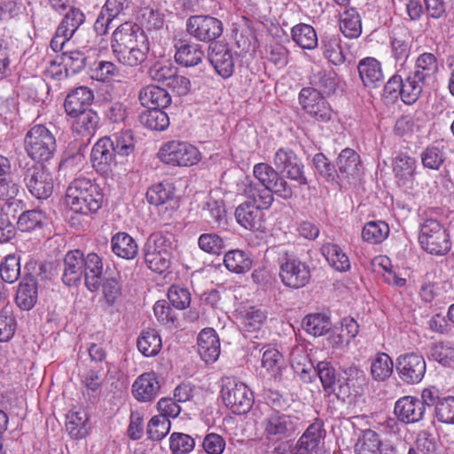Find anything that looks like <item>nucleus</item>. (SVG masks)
<instances>
[{"mask_svg": "<svg viewBox=\"0 0 454 454\" xmlns=\"http://www.w3.org/2000/svg\"><path fill=\"white\" fill-rule=\"evenodd\" d=\"M302 327L312 336H322L330 330V317L323 313L309 314L303 318Z\"/></svg>", "mask_w": 454, "mask_h": 454, "instance_id": "nucleus-49", "label": "nucleus"}, {"mask_svg": "<svg viewBox=\"0 0 454 454\" xmlns=\"http://www.w3.org/2000/svg\"><path fill=\"white\" fill-rule=\"evenodd\" d=\"M11 171V162L8 158L0 155V198L11 200L15 198L20 191V186L8 178Z\"/></svg>", "mask_w": 454, "mask_h": 454, "instance_id": "nucleus-41", "label": "nucleus"}, {"mask_svg": "<svg viewBox=\"0 0 454 454\" xmlns=\"http://www.w3.org/2000/svg\"><path fill=\"white\" fill-rule=\"evenodd\" d=\"M389 234L388 225L382 221H372L363 228L362 237L366 242L378 244L387 239Z\"/></svg>", "mask_w": 454, "mask_h": 454, "instance_id": "nucleus-51", "label": "nucleus"}, {"mask_svg": "<svg viewBox=\"0 0 454 454\" xmlns=\"http://www.w3.org/2000/svg\"><path fill=\"white\" fill-rule=\"evenodd\" d=\"M199 247L210 254H220L225 247L224 240L215 233H203L198 239Z\"/></svg>", "mask_w": 454, "mask_h": 454, "instance_id": "nucleus-62", "label": "nucleus"}, {"mask_svg": "<svg viewBox=\"0 0 454 454\" xmlns=\"http://www.w3.org/2000/svg\"><path fill=\"white\" fill-rule=\"evenodd\" d=\"M126 0H106L100 15L95 22L98 33H106L111 21L123 10Z\"/></svg>", "mask_w": 454, "mask_h": 454, "instance_id": "nucleus-40", "label": "nucleus"}, {"mask_svg": "<svg viewBox=\"0 0 454 454\" xmlns=\"http://www.w3.org/2000/svg\"><path fill=\"white\" fill-rule=\"evenodd\" d=\"M66 202L72 211L88 215L101 207L103 194L98 184L88 178L78 177L67 187Z\"/></svg>", "mask_w": 454, "mask_h": 454, "instance_id": "nucleus-2", "label": "nucleus"}, {"mask_svg": "<svg viewBox=\"0 0 454 454\" xmlns=\"http://www.w3.org/2000/svg\"><path fill=\"white\" fill-rule=\"evenodd\" d=\"M269 207H261L259 202L248 200L239 204L235 210L237 223L247 230L257 231L262 227V209Z\"/></svg>", "mask_w": 454, "mask_h": 454, "instance_id": "nucleus-16", "label": "nucleus"}, {"mask_svg": "<svg viewBox=\"0 0 454 454\" xmlns=\"http://www.w3.org/2000/svg\"><path fill=\"white\" fill-rule=\"evenodd\" d=\"M24 182L29 192L38 200L49 198L53 192L51 172L43 165L33 164L24 172Z\"/></svg>", "mask_w": 454, "mask_h": 454, "instance_id": "nucleus-9", "label": "nucleus"}, {"mask_svg": "<svg viewBox=\"0 0 454 454\" xmlns=\"http://www.w3.org/2000/svg\"><path fill=\"white\" fill-rule=\"evenodd\" d=\"M419 241L421 247L431 254L442 255L450 248L446 231L438 221L431 218L421 224Z\"/></svg>", "mask_w": 454, "mask_h": 454, "instance_id": "nucleus-8", "label": "nucleus"}, {"mask_svg": "<svg viewBox=\"0 0 454 454\" xmlns=\"http://www.w3.org/2000/svg\"><path fill=\"white\" fill-rule=\"evenodd\" d=\"M380 440L377 433L365 430L355 445L356 454H380Z\"/></svg>", "mask_w": 454, "mask_h": 454, "instance_id": "nucleus-54", "label": "nucleus"}, {"mask_svg": "<svg viewBox=\"0 0 454 454\" xmlns=\"http://www.w3.org/2000/svg\"><path fill=\"white\" fill-rule=\"evenodd\" d=\"M312 82L321 94L329 96L335 91L339 78L333 70H323L314 74Z\"/></svg>", "mask_w": 454, "mask_h": 454, "instance_id": "nucleus-53", "label": "nucleus"}, {"mask_svg": "<svg viewBox=\"0 0 454 454\" xmlns=\"http://www.w3.org/2000/svg\"><path fill=\"white\" fill-rule=\"evenodd\" d=\"M186 30L199 41L210 42L222 35L223 24L218 19L211 16L195 15L187 20Z\"/></svg>", "mask_w": 454, "mask_h": 454, "instance_id": "nucleus-11", "label": "nucleus"}, {"mask_svg": "<svg viewBox=\"0 0 454 454\" xmlns=\"http://www.w3.org/2000/svg\"><path fill=\"white\" fill-rule=\"evenodd\" d=\"M313 167L317 175L327 182H334L338 174L334 166L322 153H317L312 159Z\"/></svg>", "mask_w": 454, "mask_h": 454, "instance_id": "nucleus-56", "label": "nucleus"}, {"mask_svg": "<svg viewBox=\"0 0 454 454\" xmlns=\"http://www.w3.org/2000/svg\"><path fill=\"white\" fill-rule=\"evenodd\" d=\"M391 58L395 61L397 73H405L407 60L411 55L412 37L404 27H396L389 38Z\"/></svg>", "mask_w": 454, "mask_h": 454, "instance_id": "nucleus-13", "label": "nucleus"}, {"mask_svg": "<svg viewBox=\"0 0 454 454\" xmlns=\"http://www.w3.org/2000/svg\"><path fill=\"white\" fill-rule=\"evenodd\" d=\"M138 98L141 105L149 109L165 108L171 103V97L168 92L156 85H148L142 88Z\"/></svg>", "mask_w": 454, "mask_h": 454, "instance_id": "nucleus-31", "label": "nucleus"}, {"mask_svg": "<svg viewBox=\"0 0 454 454\" xmlns=\"http://www.w3.org/2000/svg\"><path fill=\"white\" fill-rule=\"evenodd\" d=\"M254 176L260 184L254 183L250 177L246 176L237 184V191L247 200L259 202L261 207H270L274 197L269 190V186L278 172L270 165L264 162L257 163L253 168Z\"/></svg>", "mask_w": 454, "mask_h": 454, "instance_id": "nucleus-1", "label": "nucleus"}, {"mask_svg": "<svg viewBox=\"0 0 454 454\" xmlns=\"http://www.w3.org/2000/svg\"><path fill=\"white\" fill-rule=\"evenodd\" d=\"M325 436V432L320 421L309 425L296 442L297 454L324 449Z\"/></svg>", "mask_w": 454, "mask_h": 454, "instance_id": "nucleus-23", "label": "nucleus"}, {"mask_svg": "<svg viewBox=\"0 0 454 454\" xmlns=\"http://www.w3.org/2000/svg\"><path fill=\"white\" fill-rule=\"evenodd\" d=\"M321 254L336 271L346 272L350 269V261L343 249L335 243L327 242L321 247Z\"/></svg>", "mask_w": 454, "mask_h": 454, "instance_id": "nucleus-34", "label": "nucleus"}, {"mask_svg": "<svg viewBox=\"0 0 454 454\" xmlns=\"http://www.w3.org/2000/svg\"><path fill=\"white\" fill-rule=\"evenodd\" d=\"M279 278L282 283L290 288L299 289L309 284L310 268L294 254L284 252L279 258Z\"/></svg>", "mask_w": 454, "mask_h": 454, "instance_id": "nucleus-7", "label": "nucleus"}, {"mask_svg": "<svg viewBox=\"0 0 454 454\" xmlns=\"http://www.w3.org/2000/svg\"><path fill=\"white\" fill-rule=\"evenodd\" d=\"M426 368L425 358L417 353H404L396 359L399 378L407 384L420 382L426 373Z\"/></svg>", "mask_w": 454, "mask_h": 454, "instance_id": "nucleus-14", "label": "nucleus"}, {"mask_svg": "<svg viewBox=\"0 0 454 454\" xmlns=\"http://www.w3.org/2000/svg\"><path fill=\"white\" fill-rule=\"evenodd\" d=\"M273 163L277 168L290 180L297 182L300 185L308 184L304 175V165L292 150L278 149L273 156Z\"/></svg>", "mask_w": 454, "mask_h": 454, "instance_id": "nucleus-12", "label": "nucleus"}, {"mask_svg": "<svg viewBox=\"0 0 454 454\" xmlns=\"http://www.w3.org/2000/svg\"><path fill=\"white\" fill-rule=\"evenodd\" d=\"M103 274L102 259L95 253H90L84 257L83 277L85 285L90 292L98 289Z\"/></svg>", "mask_w": 454, "mask_h": 454, "instance_id": "nucleus-30", "label": "nucleus"}, {"mask_svg": "<svg viewBox=\"0 0 454 454\" xmlns=\"http://www.w3.org/2000/svg\"><path fill=\"white\" fill-rule=\"evenodd\" d=\"M437 71L436 57L433 53L424 52L418 56L415 62V70L411 73L427 83L434 79Z\"/></svg>", "mask_w": 454, "mask_h": 454, "instance_id": "nucleus-38", "label": "nucleus"}, {"mask_svg": "<svg viewBox=\"0 0 454 454\" xmlns=\"http://www.w3.org/2000/svg\"><path fill=\"white\" fill-rule=\"evenodd\" d=\"M67 430L71 437L82 439L89 433V418L83 411H71L67 415Z\"/></svg>", "mask_w": 454, "mask_h": 454, "instance_id": "nucleus-39", "label": "nucleus"}, {"mask_svg": "<svg viewBox=\"0 0 454 454\" xmlns=\"http://www.w3.org/2000/svg\"><path fill=\"white\" fill-rule=\"evenodd\" d=\"M393 172L398 185L405 186L411 184L417 169L415 158L406 153H399L393 160Z\"/></svg>", "mask_w": 454, "mask_h": 454, "instance_id": "nucleus-26", "label": "nucleus"}, {"mask_svg": "<svg viewBox=\"0 0 454 454\" xmlns=\"http://www.w3.org/2000/svg\"><path fill=\"white\" fill-rule=\"evenodd\" d=\"M434 412L440 422L454 424V396L444 397L438 401Z\"/></svg>", "mask_w": 454, "mask_h": 454, "instance_id": "nucleus-64", "label": "nucleus"}, {"mask_svg": "<svg viewBox=\"0 0 454 454\" xmlns=\"http://www.w3.org/2000/svg\"><path fill=\"white\" fill-rule=\"evenodd\" d=\"M321 49L323 55L334 66L344 63L345 56L340 44V38L338 35L325 34L321 38Z\"/></svg>", "mask_w": 454, "mask_h": 454, "instance_id": "nucleus-37", "label": "nucleus"}, {"mask_svg": "<svg viewBox=\"0 0 454 454\" xmlns=\"http://www.w3.org/2000/svg\"><path fill=\"white\" fill-rule=\"evenodd\" d=\"M169 448L173 454H188L195 448V440L184 433H173L169 437Z\"/></svg>", "mask_w": 454, "mask_h": 454, "instance_id": "nucleus-59", "label": "nucleus"}, {"mask_svg": "<svg viewBox=\"0 0 454 454\" xmlns=\"http://www.w3.org/2000/svg\"><path fill=\"white\" fill-rule=\"evenodd\" d=\"M262 350V368L276 380L279 379L285 368V359L282 354L276 348L271 346H264L261 351Z\"/></svg>", "mask_w": 454, "mask_h": 454, "instance_id": "nucleus-36", "label": "nucleus"}, {"mask_svg": "<svg viewBox=\"0 0 454 454\" xmlns=\"http://www.w3.org/2000/svg\"><path fill=\"white\" fill-rule=\"evenodd\" d=\"M252 262L250 256L240 249L227 252L223 258L227 270L237 274L247 272L252 267Z\"/></svg>", "mask_w": 454, "mask_h": 454, "instance_id": "nucleus-43", "label": "nucleus"}, {"mask_svg": "<svg viewBox=\"0 0 454 454\" xmlns=\"http://www.w3.org/2000/svg\"><path fill=\"white\" fill-rule=\"evenodd\" d=\"M45 220L46 218L41 211L28 210L19 216L17 225L21 231H32L43 227Z\"/></svg>", "mask_w": 454, "mask_h": 454, "instance_id": "nucleus-57", "label": "nucleus"}, {"mask_svg": "<svg viewBox=\"0 0 454 454\" xmlns=\"http://www.w3.org/2000/svg\"><path fill=\"white\" fill-rule=\"evenodd\" d=\"M116 155L129 156L135 150V139L130 130L121 131L113 136Z\"/></svg>", "mask_w": 454, "mask_h": 454, "instance_id": "nucleus-60", "label": "nucleus"}, {"mask_svg": "<svg viewBox=\"0 0 454 454\" xmlns=\"http://www.w3.org/2000/svg\"><path fill=\"white\" fill-rule=\"evenodd\" d=\"M84 255L80 250L69 251L64 258L62 280L67 286H74L83 277Z\"/></svg>", "mask_w": 454, "mask_h": 454, "instance_id": "nucleus-25", "label": "nucleus"}, {"mask_svg": "<svg viewBox=\"0 0 454 454\" xmlns=\"http://www.w3.org/2000/svg\"><path fill=\"white\" fill-rule=\"evenodd\" d=\"M358 333V324L353 318H344L341 321L340 333L332 336V343L336 348L349 344Z\"/></svg>", "mask_w": 454, "mask_h": 454, "instance_id": "nucleus-55", "label": "nucleus"}, {"mask_svg": "<svg viewBox=\"0 0 454 454\" xmlns=\"http://www.w3.org/2000/svg\"><path fill=\"white\" fill-rule=\"evenodd\" d=\"M198 352L207 364L215 363L220 355V340L213 328L203 329L197 340Z\"/></svg>", "mask_w": 454, "mask_h": 454, "instance_id": "nucleus-22", "label": "nucleus"}, {"mask_svg": "<svg viewBox=\"0 0 454 454\" xmlns=\"http://www.w3.org/2000/svg\"><path fill=\"white\" fill-rule=\"evenodd\" d=\"M94 100L93 91L85 86H80L71 90L66 97L64 108L67 115L71 118L90 110Z\"/></svg>", "mask_w": 454, "mask_h": 454, "instance_id": "nucleus-18", "label": "nucleus"}, {"mask_svg": "<svg viewBox=\"0 0 454 454\" xmlns=\"http://www.w3.org/2000/svg\"><path fill=\"white\" fill-rule=\"evenodd\" d=\"M426 409L420 399L406 395L399 398L395 404V414L403 423L411 424L420 421Z\"/></svg>", "mask_w": 454, "mask_h": 454, "instance_id": "nucleus-19", "label": "nucleus"}, {"mask_svg": "<svg viewBox=\"0 0 454 454\" xmlns=\"http://www.w3.org/2000/svg\"><path fill=\"white\" fill-rule=\"evenodd\" d=\"M70 119H72L71 129L73 132L81 137H89V139L95 135L99 128L100 118L93 109L87 110Z\"/></svg>", "mask_w": 454, "mask_h": 454, "instance_id": "nucleus-27", "label": "nucleus"}, {"mask_svg": "<svg viewBox=\"0 0 454 454\" xmlns=\"http://www.w3.org/2000/svg\"><path fill=\"white\" fill-rule=\"evenodd\" d=\"M359 77L363 84L371 89L381 86L384 74L381 64L375 58L367 57L361 59L357 65Z\"/></svg>", "mask_w": 454, "mask_h": 454, "instance_id": "nucleus-24", "label": "nucleus"}, {"mask_svg": "<svg viewBox=\"0 0 454 454\" xmlns=\"http://www.w3.org/2000/svg\"><path fill=\"white\" fill-rule=\"evenodd\" d=\"M112 251L120 258L131 260L138 253V247L135 239L126 232H118L111 239Z\"/></svg>", "mask_w": 454, "mask_h": 454, "instance_id": "nucleus-35", "label": "nucleus"}, {"mask_svg": "<svg viewBox=\"0 0 454 454\" xmlns=\"http://www.w3.org/2000/svg\"><path fill=\"white\" fill-rule=\"evenodd\" d=\"M139 120L142 125L152 130L162 131L169 126V118L161 108L144 111Z\"/></svg>", "mask_w": 454, "mask_h": 454, "instance_id": "nucleus-48", "label": "nucleus"}, {"mask_svg": "<svg viewBox=\"0 0 454 454\" xmlns=\"http://www.w3.org/2000/svg\"><path fill=\"white\" fill-rule=\"evenodd\" d=\"M426 84V82L415 76L412 73H410L405 79H403V86L400 91L402 101L406 105L415 103L419 99Z\"/></svg>", "mask_w": 454, "mask_h": 454, "instance_id": "nucleus-42", "label": "nucleus"}, {"mask_svg": "<svg viewBox=\"0 0 454 454\" xmlns=\"http://www.w3.org/2000/svg\"><path fill=\"white\" fill-rule=\"evenodd\" d=\"M421 162L424 168L438 170L445 160L442 149L431 145L421 153Z\"/></svg>", "mask_w": 454, "mask_h": 454, "instance_id": "nucleus-63", "label": "nucleus"}, {"mask_svg": "<svg viewBox=\"0 0 454 454\" xmlns=\"http://www.w3.org/2000/svg\"><path fill=\"white\" fill-rule=\"evenodd\" d=\"M158 156L162 162L177 167H191L201 160V154L196 146L181 140L164 143Z\"/></svg>", "mask_w": 454, "mask_h": 454, "instance_id": "nucleus-6", "label": "nucleus"}, {"mask_svg": "<svg viewBox=\"0 0 454 454\" xmlns=\"http://www.w3.org/2000/svg\"><path fill=\"white\" fill-rule=\"evenodd\" d=\"M160 385L158 377L153 372L139 375L132 384L131 392L136 400L151 403L159 395Z\"/></svg>", "mask_w": 454, "mask_h": 454, "instance_id": "nucleus-17", "label": "nucleus"}, {"mask_svg": "<svg viewBox=\"0 0 454 454\" xmlns=\"http://www.w3.org/2000/svg\"><path fill=\"white\" fill-rule=\"evenodd\" d=\"M299 103L304 112L316 121L327 122L333 117V113L329 103L314 88L301 89L299 93Z\"/></svg>", "mask_w": 454, "mask_h": 454, "instance_id": "nucleus-10", "label": "nucleus"}, {"mask_svg": "<svg viewBox=\"0 0 454 454\" xmlns=\"http://www.w3.org/2000/svg\"><path fill=\"white\" fill-rule=\"evenodd\" d=\"M116 153L114 151L113 139L104 137L98 139L93 145L90 160L93 167L99 171H107L110 166L114 163Z\"/></svg>", "mask_w": 454, "mask_h": 454, "instance_id": "nucleus-21", "label": "nucleus"}, {"mask_svg": "<svg viewBox=\"0 0 454 454\" xmlns=\"http://www.w3.org/2000/svg\"><path fill=\"white\" fill-rule=\"evenodd\" d=\"M37 301V286L34 279H29L20 283L16 294L17 305L24 309H32Z\"/></svg>", "mask_w": 454, "mask_h": 454, "instance_id": "nucleus-47", "label": "nucleus"}, {"mask_svg": "<svg viewBox=\"0 0 454 454\" xmlns=\"http://www.w3.org/2000/svg\"><path fill=\"white\" fill-rule=\"evenodd\" d=\"M221 396L225 405L236 414L248 412L254 400L250 388L233 377L222 378Z\"/></svg>", "mask_w": 454, "mask_h": 454, "instance_id": "nucleus-3", "label": "nucleus"}, {"mask_svg": "<svg viewBox=\"0 0 454 454\" xmlns=\"http://www.w3.org/2000/svg\"><path fill=\"white\" fill-rule=\"evenodd\" d=\"M336 164L343 178H356L361 172L360 156L351 148L341 150L337 157Z\"/></svg>", "mask_w": 454, "mask_h": 454, "instance_id": "nucleus-33", "label": "nucleus"}, {"mask_svg": "<svg viewBox=\"0 0 454 454\" xmlns=\"http://www.w3.org/2000/svg\"><path fill=\"white\" fill-rule=\"evenodd\" d=\"M20 273V258L15 254H8L0 265V276L4 282H15Z\"/></svg>", "mask_w": 454, "mask_h": 454, "instance_id": "nucleus-61", "label": "nucleus"}, {"mask_svg": "<svg viewBox=\"0 0 454 454\" xmlns=\"http://www.w3.org/2000/svg\"><path fill=\"white\" fill-rule=\"evenodd\" d=\"M140 45L128 46L112 51L120 64L124 67H137L146 60L149 52V43Z\"/></svg>", "mask_w": 454, "mask_h": 454, "instance_id": "nucleus-29", "label": "nucleus"}, {"mask_svg": "<svg viewBox=\"0 0 454 454\" xmlns=\"http://www.w3.org/2000/svg\"><path fill=\"white\" fill-rule=\"evenodd\" d=\"M394 364L391 357L386 353H378L372 358L371 374L378 381L388 379L393 372Z\"/></svg>", "mask_w": 454, "mask_h": 454, "instance_id": "nucleus-50", "label": "nucleus"}, {"mask_svg": "<svg viewBox=\"0 0 454 454\" xmlns=\"http://www.w3.org/2000/svg\"><path fill=\"white\" fill-rule=\"evenodd\" d=\"M431 356L443 366L454 364V344L450 341L435 343L431 348Z\"/></svg>", "mask_w": 454, "mask_h": 454, "instance_id": "nucleus-58", "label": "nucleus"}, {"mask_svg": "<svg viewBox=\"0 0 454 454\" xmlns=\"http://www.w3.org/2000/svg\"><path fill=\"white\" fill-rule=\"evenodd\" d=\"M299 426L298 417L271 410L261 422L264 438L270 442H279L291 437Z\"/></svg>", "mask_w": 454, "mask_h": 454, "instance_id": "nucleus-5", "label": "nucleus"}, {"mask_svg": "<svg viewBox=\"0 0 454 454\" xmlns=\"http://www.w3.org/2000/svg\"><path fill=\"white\" fill-rule=\"evenodd\" d=\"M208 60L216 73L223 78L230 77L234 70V61L231 51L224 44L215 43L210 45Z\"/></svg>", "mask_w": 454, "mask_h": 454, "instance_id": "nucleus-20", "label": "nucleus"}, {"mask_svg": "<svg viewBox=\"0 0 454 454\" xmlns=\"http://www.w3.org/2000/svg\"><path fill=\"white\" fill-rule=\"evenodd\" d=\"M176 61L184 67H195L204 59L202 46L192 42H180L175 45Z\"/></svg>", "mask_w": 454, "mask_h": 454, "instance_id": "nucleus-28", "label": "nucleus"}, {"mask_svg": "<svg viewBox=\"0 0 454 454\" xmlns=\"http://www.w3.org/2000/svg\"><path fill=\"white\" fill-rule=\"evenodd\" d=\"M265 319V312L259 308L244 306L239 309V326L247 334L258 332Z\"/></svg>", "mask_w": 454, "mask_h": 454, "instance_id": "nucleus-32", "label": "nucleus"}, {"mask_svg": "<svg viewBox=\"0 0 454 454\" xmlns=\"http://www.w3.org/2000/svg\"><path fill=\"white\" fill-rule=\"evenodd\" d=\"M292 38L302 49L312 50L318 44L314 27L305 23H300L292 28Z\"/></svg>", "mask_w": 454, "mask_h": 454, "instance_id": "nucleus-45", "label": "nucleus"}, {"mask_svg": "<svg viewBox=\"0 0 454 454\" xmlns=\"http://www.w3.org/2000/svg\"><path fill=\"white\" fill-rule=\"evenodd\" d=\"M340 29L348 38H357L361 35V18L356 9L349 8L343 12L340 18Z\"/></svg>", "mask_w": 454, "mask_h": 454, "instance_id": "nucleus-44", "label": "nucleus"}, {"mask_svg": "<svg viewBox=\"0 0 454 454\" xmlns=\"http://www.w3.org/2000/svg\"><path fill=\"white\" fill-rule=\"evenodd\" d=\"M137 348L145 356H154L161 349V339L154 329L145 330L137 339Z\"/></svg>", "mask_w": 454, "mask_h": 454, "instance_id": "nucleus-46", "label": "nucleus"}, {"mask_svg": "<svg viewBox=\"0 0 454 454\" xmlns=\"http://www.w3.org/2000/svg\"><path fill=\"white\" fill-rule=\"evenodd\" d=\"M24 145L31 159L46 161L53 156L56 151V138L45 126L35 125L27 132Z\"/></svg>", "mask_w": 454, "mask_h": 454, "instance_id": "nucleus-4", "label": "nucleus"}, {"mask_svg": "<svg viewBox=\"0 0 454 454\" xmlns=\"http://www.w3.org/2000/svg\"><path fill=\"white\" fill-rule=\"evenodd\" d=\"M87 57L79 50L63 52L61 63L65 67L66 76L80 73L86 66Z\"/></svg>", "mask_w": 454, "mask_h": 454, "instance_id": "nucleus-52", "label": "nucleus"}, {"mask_svg": "<svg viewBox=\"0 0 454 454\" xmlns=\"http://www.w3.org/2000/svg\"><path fill=\"white\" fill-rule=\"evenodd\" d=\"M147 43L149 41L146 35L137 24L124 22L114 31L111 48L114 51L128 46H141L140 44Z\"/></svg>", "mask_w": 454, "mask_h": 454, "instance_id": "nucleus-15", "label": "nucleus"}]
</instances>
